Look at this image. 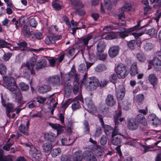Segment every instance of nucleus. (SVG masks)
Returning a JSON list of instances; mask_svg holds the SVG:
<instances>
[{"mask_svg": "<svg viewBox=\"0 0 161 161\" xmlns=\"http://www.w3.org/2000/svg\"><path fill=\"white\" fill-rule=\"evenodd\" d=\"M36 59L37 57L34 56L30 58L31 64L28 62L24 64V66L26 68L23 71V75L26 78L30 77V74L33 76L35 75V71L34 68L36 64Z\"/></svg>", "mask_w": 161, "mask_h": 161, "instance_id": "obj_1", "label": "nucleus"}, {"mask_svg": "<svg viewBox=\"0 0 161 161\" xmlns=\"http://www.w3.org/2000/svg\"><path fill=\"white\" fill-rule=\"evenodd\" d=\"M86 89L88 91L93 90L99 86L100 83L96 77H92L88 78L84 82Z\"/></svg>", "mask_w": 161, "mask_h": 161, "instance_id": "obj_2", "label": "nucleus"}, {"mask_svg": "<svg viewBox=\"0 0 161 161\" xmlns=\"http://www.w3.org/2000/svg\"><path fill=\"white\" fill-rule=\"evenodd\" d=\"M3 80L7 86V89L10 91L14 92L18 88V87L15 82V80L13 78L5 76L3 78Z\"/></svg>", "mask_w": 161, "mask_h": 161, "instance_id": "obj_3", "label": "nucleus"}, {"mask_svg": "<svg viewBox=\"0 0 161 161\" xmlns=\"http://www.w3.org/2000/svg\"><path fill=\"white\" fill-rule=\"evenodd\" d=\"M115 71L119 78H124L128 74V72L125 66L120 64L118 65Z\"/></svg>", "mask_w": 161, "mask_h": 161, "instance_id": "obj_4", "label": "nucleus"}, {"mask_svg": "<svg viewBox=\"0 0 161 161\" xmlns=\"http://www.w3.org/2000/svg\"><path fill=\"white\" fill-rule=\"evenodd\" d=\"M27 44L25 41H23L21 42L18 44L17 47L18 48V49H20L21 51H34V52L38 53L40 51L43 50H44L43 48H40L38 49H35L33 48H30L29 47H27Z\"/></svg>", "mask_w": 161, "mask_h": 161, "instance_id": "obj_5", "label": "nucleus"}, {"mask_svg": "<svg viewBox=\"0 0 161 161\" xmlns=\"http://www.w3.org/2000/svg\"><path fill=\"white\" fill-rule=\"evenodd\" d=\"M127 128L129 130H134L137 129L138 127V123L134 118H129L127 119Z\"/></svg>", "mask_w": 161, "mask_h": 161, "instance_id": "obj_6", "label": "nucleus"}, {"mask_svg": "<svg viewBox=\"0 0 161 161\" xmlns=\"http://www.w3.org/2000/svg\"><path fill=\"white\" fill-rule=\"evenodd\" d=\"M30 153L31 155L32 160L36 161V160L42 158V155L40 150L35 148H31Z\"/></svg>", "mask_w": 161, "mask_h": 161, "instance_id": "obj_7", "label": "nucleus"}, {"mask_svg": "<svg viewBox=\"0 0 161 161\" xmlns=\"http://www.w3.org/2000/svg\"><path fill=\"white\" fill-rule=\"evenodd\" d=\"M131 6L130 4L125 3L123 6L120 9L121 12L118 15V19H121L122 18H125V15L124 12L128 11L130 10Z\"/></svg>", "mask_w": 161, "mask_h": 161, "instance_id": "obj_8", "label": "nucleus"}, {"mask_svg": "<svg viewBox=\"0 0 161 161\" xmlns=\"http://www.w3.org/2000/svg\"><path fill=\"white\" fill-rule=\"evenodd\" d=\"M12 93L13 97H15L16 101L18 104L21 105L23 104V98L21 92L18 88Z\"/></svg>", "mask_w": 161, "mask_h": 161, "instance_id": "obj_9", "label": "nucleus"}, {"mask_svg": "<svg viewBox=\"0 0 161 161\" xmlns=\"http://www.w3.org/2000/svg\"><path fill=\"white\" fill-rule=\"evenodd\" d=\"M105 104L108 106L113 107L116 104V101L114 96L112 94H108L105 99Z\"/></svg>", "mask_w": 161, "mask_h": 161, "instance_id": "obj_10", "label": "nucleus"}, {"mask_svg": "<svg viewBox=\"0 0 161 161\" xmlns=\"http://www.w3.org/2000/svg\"><path fill=\"white\" fill-rule=\"evenodd\" d=\"M83 156L87 160L89 161H97V159L93 153L89 151H86L83 153Z\"/></svg>", "mask_w": 161, "mask_h": 161, "instance_id": "obj_11", "label": "nucleus"}, {"mask_svg": "<svg viewBox=\"0 0 161 161\" xmlns=\"http://www.w3.org/2000/svg\"><path fill=\"white\" fill-rule=\"evenodd\" d=\"M73 100L74 103L72 104L71 107L73 110H75L80 108V105L79 103V100L81 101L82 100V97L81 96L76 97L74 98Z\"/></svg>", "mask_w": 161, "mask_h": 161, "instance_id": "obj_12", "label": "nucleus"}, {"mask_svg": "<svg viewBox=\"0 0 161 161\" xmlns=\"http://www.w3.org/2000/svg\"><path fill=\"white\" fill-rule=\"evenodd\" d=\"M119 48L118 46H113L111 47L108 51V55L111 58H114L118 54Z\"/></svg>", "mask_w": 161, "mask_h": 161, "instance_id": "obj_13", "label": "nucleus"}, {"mask_svg": "<svg viewBox=\"0 0 161 161\" xmlns=\"http://www.w3.org/2000/svg\"><path fill=\"white\" fill-rule=\"evenodd\" d=\"M119 89L116 94L118 99L119 100H122L124 97L125 94V87L123 85L119 86Z\"/></svg>", "mask_w": 161, "mask_h": 161, "instance_id": "obj_14", "label": "nucleus"}, {"mask_svg": "<svg viewBox=\"0 0 161 161\" xmlns=\"http://www.w3.org/2000/svg\"><path fill=\"white\" fill-rule=\"evenodd\" d=\"M105 44L103 41H100L97 42V45L96 54H99L100 53H102L105 48Z\"/></svg>", "mask_w": 161, "mask_h": 161, "instance_id": "obj_15", "label": "nucleus"}, {"mask_svg": "<svg viewBox=\"0 0 161 161\" xmlns=\"http://www.w3.org/2000/svg\"><path fill=\"white\" fill-rule=\"evenodd\" d=\"M83 158L82 152L81 151H77L74 153L73 160V161H82Z\"/></svg>", "mask_w": 161, "mask_h": 161, "instance_id": "obj_16", "label": "nucleus"}, {"mask_svg": "<svg viewBox=\"0 0 161 161\" xmlns=\"http://www.w3.org/2000/svg\"><path fill=\"white\" fill-rule=\"evenodd\" d=\"M148 118L150 122L153 125L157 126L158 125L159 119L155 114H149Z\"/></svg>", "mask_w": 161, "mask_h": 161, "instance_id": "obj_17", "label": "nucleus"}, {"mask_svg": "<svg viewBox=\"0 0 161 161\" xmlns=\"http://www.w3.org/2000/svg\"><path fill=\"white\" fill-rule=\"evenodd\" d=\"M76 71L74 65L71 68V70L69 73L66 74L64 76V80L65 81H69L70 78L75 75Z\"/></svg>", "mask_w": 161, "mask_h": 161, "instance_id": "obj_18", "label": "nucleus"}, {"mask_svg": "<svg viewBox=\"0 0 161 161\" xmlns=\"http://www.w3.org/2000/svg\"><path fill=\"white\" fill-rule=\"evenodd\" d=\"M153 65L154 69L159 71L161 69V61L157 58H155L153 60Z\"/></svg>", "mask_w": 161, "mask_h": 161, "instance_id": "obj_19", "label": "nucleus"}, {"mask_svg": "<svg viewBox=\"0 0 161 161\" xmlns=\"http://www.w3.org/2000/svg\"><path fill=\"white\" fill-rule=\"evenodd\" d=\"M148 80L153 85V87L154 89H156V85L158 82V79L157 77L154 74H150L148 77Z\"/></svg>", "mask_w": 161, "mask_h": 161, "instance_id": "obj_20", "label": "nucleus"}, {"mask_svg": "<svg viewBox=\"0 0 161 161\" xmlns=\"http://www.w3.org/2000/svg\"><path fill=\"white\" fill-rule=\"evenodd\" d=\"M50 90V86L49 85H44L40 86L38 89L39 92L41 94L46 93Z\"/></svg>", "mask_w": 161, "mask_h": 161, "instance_id": "obj_21", "label": "nucleus"}, {"mask_svg": "<svg viewBox=\"0 0 161 161\" xmlns=\"http://www.w3.org/2000/svg\"><path fill=\"white\" fill-rule=\"evenodd\" d=\"M22 32V34L25 37L29 38L31 35V33L30 31V29L27 25H24L23 26Z\"/></svg>", "mask_w": 161, "mask_h": 161, "instance_id": "obj_22", "label": "nucleus"}, {"mask_svg": "<svg viewBox=\"0 0 161 161\" xmlns=\"http://www.w3.org/2000/svg\"><path fill=\"white\" fill-rule=\"evenodd\" d=\"M130 74L131 76H134L138 74L137 64L134 63L131 65L130 70Z\"/></svg>", "mask_w": 161, "mask_h": 161, "instance_id": "obj_23", "label": "nucleus"}, {"mask_svg": "<svg viewBox=\"0 0 161 161\" xmlns=\"http://www.w3.org/2000/svg\"><path fill=\"white\" fill-rule=\"evenodd\" d=\"M86 103L88 110L91 112H93L95 110V107L93 101L89 99L86 100Z\"/></svg>", "mask_w": 161, "mask_h": 161, "instance_id": "obj_24", "label": "nucleus"}, {"mask_svg": "<svg viewBox=\"0 0 161 161\" xmlns=\"http://www.w3.org/2000/svg\"><path fill=\"white\" fill-rule=\"evenodd\" d=\"M47 64V61L44 59H42L39 60L36 64V69L37 70L40 69L44 67Z\"/></svg>", "mask_w": 161, "mask_h": 161, "instance_id": "obj_25", "label": "nucleus"}, {"mask_svg": "<svg viewBox=\"0 0 161 161\" xmlns=\"http://www.w3.org/2000/svg\"><path fill=\"white\" fill-rule=\"evenodd\" d=\"M65 53H64L59 56L57 58L55 59L53 57H51V66L53 67L55 65V64L56 62V60H58V62L60 63L62 62L64 59Z\"/></svg>", "mask_w": 161, "mask_h": 161, "instance_id": "obj_26", "label": "nucleus"}, {"mask_svg": "<svg viewBox=\"0 0 161 161\" xmlns=\"http://www.w3.org/2000/svg\"><path fill=\"white\" fill-rule=\"evenodd\" d=\"M83 133L85 135L89 134L90 132L89 125L87 121L85 120L83 122Z\"/></svg>", "mask_w": 161, "mask_h": 161, "instance_id": "obj_27", "label": "nucleus"}, {"mask_svg": "<svg viewBox=\"0 0 161 161\" xmlns=\"http://www.w3.org/2000/svg\"><path fill=\"white\" fill-rule=\"evenodd\" d=\"M51 83L55 85H58L60 84V81L59 77L56 75L51 78Z\"/></svg>", "mask_w": 161, "mask_h": 161, "instance_id": "obj_28", "label": "nucleus"}, {"mask_svg": "<svg viewBox=\"0 0 161 161\" xmlns=\"http://www.w3.org/2000/svg\"><path fill=\"white\" fill-rule=\"evenodd\" d=\"M5 107H6V114L7 116L10 117V115L9 113L12 112L13 111V105L11 103H8Z\"/></svg>", "mask_w": 161, "mask_h": 161, "instance_id": "obj_29", "label": "nucleus"}, {"mask_svg": "<svg viewBox=\"0 0 161 161\" xmlns=\"http://www.w3.org/2000/svg\"><path fill=\"white\" fill-rule=\"evenodd\" d=\"M58 0H55L52 2V6L56 10H59L62 8V6L58 3Z\"/></svg>", "mask_w": 161, "mask_h": 161, "instance_id": "obj_30", "label": "nucleus"}, {"mask_svg": "<svg viewBox=\"0 0 161 161\" xmlns=\"http://www.w3.org/2000/svg\"><path fill=\"white\" fill-rule=\"evenodd\" d=\"M146 33L151 37H153L156 35L157 32L155 29L152 28L146 31Z\"/></svg>", "mask_w": 161, "mask_h": 161, "instance_id": "obj_31", "label": "nucleus"}, {"mask_svg": "<svg viewBox=\"0 0 161 161\" xmlns=\"http://www.w3.org/2000/svg\"><path fill=\"white\" fill-rule=\"evenodd\" d=\"M72 4L74 7H77L78 8H81L83 7L82 3L78 0H70Z\"/></svg>", "mask_w": 161, "mask_h": 161, "instance_id": "obj_32", "label": "nucleus"}, {"mask_svg": "<svg viewBox=\"0 0 161 161\" xmlns=\"http://www.w3.org/2000/svg\"><path fill=\"white\" fill-rule=\"evenodd\" d=\"M117 36V35L116 33L112 32L108 35L105 36V38L107 40L113 39L116 38Z\"/></svg>", "mask_w": 161, "mask_h": 161, "instance_id": "obj_33", "label": "nucleus"}, {"mask_svg": "<svg viewBox=\"0 0 161 161\" xmlns=\"http://www.w3.org/2000/svg\"><path fill=\"white\" fill-rule=\"evenodd\" d=\"M153 47V44L150 42H147L145 43L143 46V48L145 50L149 51L151 50Z\"/></svg>", "mask_w": 161, "mask_h": 161, "instance_id": "obj_34", "label": "nucleus"}, {"mask_svg": "<svg viewBox=\"0 0 161 161\" xmlns=\"http://www.w3.org/2000/svg\"><path fill=\"white\" fill-rule=\"evenodd\" d=\"M19 131L22 134L26 135H28L27 132L28 129L25 127V126L22 125H21L19 127Z\"/></svg>", "mask_w": 161, "mask_h": 161, "instance_id": "obj_35", "label": "nucleus"}, {"mask_svg": "<svg viewBox=\"0 0 161 161\" xmlns=\"http://www.w3.org/2000/svg\"><path fill=\"white\" fill-rule=\"evenodd\" d=\"M72 157L70 154H63L61 156V161H71Z\"/></svg>", "mask_w": 161, "mask_h": 161, "instance_id": "obj_36", "label": "nucleus"}, {"mask_svg": "<svg viewBox=\"0 0 161 161\" xmlns=\"http://www.w3.org/2000/svg\"><path fill=\"white\" fill-rule=\"evenodd\" d=\"M71 87L68 86L65 87L64 88V95L66 97L68 98L69 97L70 95L71 92Z\"/></svg>", "mask_w": 161, "mask_h": 161, "instance_id": "obj_37", "label": "nucleus"}, {"mask_svg": "<svg viewBox=\"0 0 161 161\" xmlns=\"http://www.w3.org/2000/svg\"><path fill=\"white\" fill-rule=\"evenodd\" d=\"M108 137L107 135H103L100 140V144L103 146L106 144L107 142Z\"/></svg>", "mask_w": 161, "mask_h": 161, "instance_id": "obj_38", "label": "nucleus"}, {"mask_svg": "<svg viewBox=\"0 0 161 161\" xmlns=\"http://www.w3.org/2000/svg\"><path fill=\"white\" fill-rule=\"evenodd\" d=\"M61 153V149L59 148L54 149L52 151V156L55 157L60 154Z\"/></svg>", "mask_w": 161, "mask_h": 161, "instance_id": "obj_39", "label": "nucleus"}, {"mask_svg": "<svg viewBox=\"0 0 161 161\" xmlns=\"http://www.w3.org/2000/svg\"><path fill=\"white\" fill-rule=\"evenodd\" d=\"M88 70V68H86L85 64H80L78 67V71L80 72L84 73L86 72Z\"/></svg>", "mask_w": 161, "mask_h": 161, "instance_id": "obj_40", "label": "nucleus"}, {"mask_svg": "<svg viewBox=\"0 0 161 161\" xmlns=\"http://www.w3.org/2000/svg\"><path fill=\"white\" fill-rule=\"evenodd\" d=\"M138 60L141 62H143L145 60L146 58L144 54L140 53H137L136 55Z\"/></svg>", "mask_w": 161, "mask_h": 161, "instance_id": "obj_41", "label": "nucleus"}, {"mask_svg": "<svg viewBox=\"0 0 161 161\" xmlns=\"http://www.w3.org/2000/svg\"><path fill=\"white\" fill-rule=\"evenodd\" d=\"M92 37V35H89L85 37L82 38L81 39V41L84 45H87L89 41L91 40Z\"/></svg>", "mask_w": 161, "mask_h": 161, "instance_id": "obj_42", "label": "nucleus"}, {"mask_svg": "<svg viewBox=\"0 0 161 161\" xmlns=\"http://www.w3.org/2000/svg\"><path fill=\"white\" fill-rule=\"evenodd\" d=\"M113 139L111 140V142L114 145H117L119 144L121 141L120 139L118 137H114V138H112Z\"/></svg>", "mask_w": 161, "mask_h": 161, "instance_id": "obj_43", "label": "nucleus"}, {"mask_svg": "<svg viewBox=\"0 0 161 161\" xmlns=\"http://www.w3.org/2000/svg\"><path fill=\"white\" fill-rule=\"evenodd\" d=\"M121 114V112L120 111H119V112L116 114L114 116V122H115V125H118L119 123L118 120L119 117L120 116Z\"/></svg>", "mask_w": 161, "mask_h": 161, "instance_id": "obj_44", "label": "nucleus"}, {"mask_svg": "<svg viewBox=\"0 0 161 161\" xmlns=\"http://www.w3.org/2000/svg\"><path fill=\"white\" fill-rule=\"evenodd\" d=\"M19 87L23 91H26L29 88V86L24 82H22L19 84Z\"/></svg>", "mask_w": 161, "mask_h": 161, "instance_id": "obj_45", "label": "nucleus"}, {"mask_svg": "<svg viewBox=\"0 0 161 161\" xmlns=\"http://www.w3.org/2000/svg\"><path fill=\"white\" fill-rule=\"evenodd\" d=\"M122 106L124 109L128 110L129 109L130 104L127 100H124L122 102Z\"/></svg>", "mask_w": 161, "mask_h": 161, "instance_id": "obj_46", "label": "nucleus"}, {"mask_svg": "<svg viewBox=\"0 0 161 161\" xmlns=\"http://www.w3.org/2000/svg\"><path fill=\"white\" fill-rule=\"evenodd\" d=\"M106 68L104 65L99 64L97 65L95 68V70L97 72H101L105 70Z\"/></svg>", "mask_w": 161, "mask_h": 161, "instance_id": "obj_47", "label": "nucleus"}, {"mask_svg": "<svg viewBox=\"0 0 161 161\" xmlns=\"http://www.w3.org/2000/svg\"><path fill=\"white\" fill-rule=\"evenodd\" d=\"M43 149L45 152L48 153L50 151V146L49 142L43 144Z\"/></svg>", "mask_w": 161, "mask_h": 161, "instance_id": "obj_48", "label": "nucleus"}, {"mask_svg": "<svg viewBox=\"0 0 161 161\" xmlns=\"http://www.w3.org/2000/svg\"><path fill=\"white\" fill-rule=\"evenodd\" d=\"M72 102H73V100H72V99H68L62 105L61 108L64 109H65Z\"/></svg>", "mask_w": 161, "mask_h": 161, "instance_id": "obj_49", "label": "nucleus"}, {"mask_svg": "<svg viewBox=\"0 0 161 161\" xmlns=\"http://www.w3.org/2000/svg\"><path fill=\"white\" fill-rule=\"evenodd\" d=\"M129 47L131 50H134L136 47L135 42L134 40L130 41L127 43Z\"/></svg>", "mask_w": 161, "mask_h": 161, "instance_id": "obj_50", "label": "nucleus"}, {"mask_svg": "<svg viewBox=\"0 0 161 161\" xmlns=\"http://www.w3.org/2000/svg\"><path fill=\"white\" fill-rule=\"evenodd\" d=\"M6 67L2 64H0V74L5 75L7 71Z\"/></svg>", "mask_w": 161, "mask_h": 161, "instance_id": "obj_51", "label": "nucleus"}, {"mask_svg": "<svg viewBox=\"0 0 161 161\" xmlns=\"http://www.w3.org/2000/svg\"><path fill=\"white\" fill-rule=\"evenodd\" d=\"M10 44L5 41L3 39H2L0 38V47H8V46L10 45Z\"/></svg>", "mask_w": 161, "mask_h": 161, "instance_id": "obj_52", "label": "nucleus"}, {"mask_svg": "<svg viewBox=\"0 0 161 161\" xmlns=\"http://www.w3.org/2000/svg\"><path fill=\"white\" fill-rule=\"evenodd\" d=\"M105 8L108 10L110 9L112 6V3L109 0H104Z\"/></svg>", "mask_w": 161, "mask_h": 161, "instance_id": "obj_53", "label": "nucleus"}, {"mask_svg": "<svg viewBox=\"0 0 161 161\" xmlns=\"http://www.w3.org/2000/svg\"><path fill=\"white\" fill-rule=\"evenodd\" d=\"M12 55L11 53H7L4 54L3 58L5 61H8L10 59Z\"/></svg>", "mask_w": 161, "mask_h": 161, "instance_id": "obj_54", "label": "nucleus"}, {"mask_svg": "<svg viewBox=\"0 0 161 161\" xmlns=\"http://www.w3.org/2000/svg\"><path fill=\"white\" fill-rule=\"evenodd\" d=\"M136 98L137 102L141 103L143 101L144 99V97L143 94H140L137 95L136 97Z\"/></svg>", "mask_w": 161, "mask_h": 161, "instance_id": "obj_55", "label": "nucleus"}, {"mask_svg": "<svg viewBox=\"0 0 161 161\" xmlns=\"http://www.w3.org/2000/svg\"><path fill=\"white\" fill-rule=\"evenodd\" d=\"M145 118L144 116L141 114H138L136 117L135 119L137 122H140L143 119Z\"/></svg>", "mask_w": 161, "mask_h": 161, "instance_id": "obj_56", "label": "nucleus"}, {"mask_svg": "<svg viewBox=\"0 0 161 161\" xmlns=\"http://www.w3.org/2000/svg\"><path fill=\"white\" fill-rule=\"evenodd\" d=\"M117 79L116 75L115 74H112L109 77L110 81L114 84L116 83Z\"/></svg>", "mask_w": 161, "mask_h": 161, "instance_id": "obj_57", "label": "nucleus"}, {"mask_svg": "<svg viewBox=\"0 0 161 161\" xmlns=\"http://www.w3.org/2000/svg\"><path fill=\"white\" fill-rule=\"evenodd\" d=\"M102 133L101 129L100 127H97L96 128L95 133L94 135L95 137H98Z\"/></svg>", "mask_w": 161, "mask_h": 161, "instance_id": "obj_58", "label": "nucleus"}, {"mask_svg": "<svg viewBox=\"0 0 161 161\" xmlns=\"http://www.w3.org/2000/svg\"><path fill=\"white\" fill-rule=\"evenodd\" d=\"M115 30L118 29L119 32H128L132 31V30L130 29L129 30L125 28H122L121 27H116Z\"/></svg>", "mask_w": 161, "mask_h": 161, "instance_id": "obj_59", "label": "nucleus"}, {"mask_svg": "<svg viewBox=\"0 0 161 161\" xmlns=\"http://www.w3.org/2000/svg\"><path fill=\"white\" fill-rule=\"evenodd\" d=\"M98 56V58L101 60H104L106 58L107 54L106 53H100L99 54H96Z\"/></svg>", "mask_w": 161, "mask_h": 161, "instance_id": "obj_60", "label": "nucleus"}, {"mask_svg": "<svg viewBox=\"0 0 161 161\" xmlns=\"http://www.w3.org/2000/svg\"><path fill=\"white\" fill-rule=\"evenodd\" d=\"M116 26L114 25H108L105 26L104 28V31H110L113 30H115Z\"/></svg>", "mask_w": 161, "mask_h": 161, "instance_id": "obj_61", "label": "nucleus"}, {"mask_svg": "<svg viewBox=\"0 0 161 161\" xmlns=\"http://www.w3.org/2000/svg\"><path fill=\"white\" fill-rule=\"evenodd\" d=\"M73 92L75 95H76L79 92V84H75L73 87Z\"/></svg>", "mask_w": 161, "mask_h": 161, "instance_id": "obj_62", "label": "nucleus"}, {"mask_svg": "<svg viewBox=\"0 0 161 161\" xmlns=\"http://www.w3.org/2000/svg\"><path fill=\"white\" fill-rule=\"evenodd\" d=\"M37 24V23L34 18H32L31 19L30 24L31 26L34 28H36Z\"/></svg>", "mask_w": 161, "mask_h": 161, "instance_id": "obj_63", "label": "nucleus"}, {"mask_svg": "<svg viewBox=\"0 0 161 161\" xmlns=\"http://www.w3.org/2000/svg\"><path fill=\"white\" fill-rule=\"evenodd\" d=\"M13 157L11 155L4 156L1 161H13Z\"/></svg>", "mask_w": 161, "mask_h": 161, "instance_id": "obj_64", "label": "nucleus"}]
</instances>
